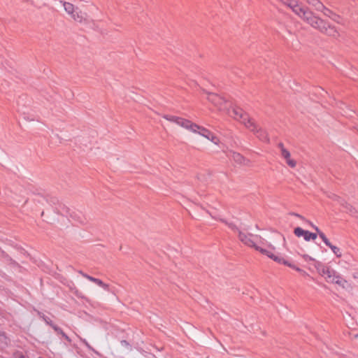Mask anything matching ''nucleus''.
I'll list each match as a JSON object with an SVG mask.
<instances>
[{
  "label": "nucleus",
  "mask_w": 358,
  "mask_h": 358,
  "mask_svg": "<svg viewBox=\"0 0 358 358\" xmlns=\"http://www.w3.org/2000/svg\"><path fill=\"white\" fill-rule=\"evenodd\" d=\"M280 1L289 7L295 15L313 28L333 38H338L339 36V32L334 26L315 15L310 9L303 6L298 0Z\"/></svg>",
  "instance_id": "1"
},
{
  "label": "nucleus",
  "mask_w": 358,
  "mask_h": 358,
  "mask_svg": "<svg viewBox=\"0 0 358 358\" xmlns=\"http://www.w3.org/2000/svg\"><path fill=\"white\" fill-rule=\"evenodd\" d=\"M238 238L244 245L255 248L269 258L273 257V255L277 249V245L285 241V237L280 233L273 234L271 238L273 243L260 236L241 231H238Z\"/></svg>",
  "instance_id": "2"
},
{
  "label": "nucleus",
  "mask_w": 358,
  "mask_h": 358,
  "mask_svg": "<svg viewBox=\"0 0 358 358\" xmlns=\"http://www.w3.org/2000/svg\"><path fill=\"white\" fill-rule=\"evenodd\" d=\"M163 118L165 120L176 123L178 126L189 130L194 134H198L210 140L215 144L217 145L219 143V139L217 136H215L213 133H211L208 129L201 127L192 121L185 119L181 117L171 115H164Z\"/></svg>",
  "instance_id": "3"
},
{
  "label": "nucleus",
  "mask_w": 358,
  "mask_h": 358,
  "mask_svg": "<svg viewBox=\"0 0 358 358\" xmlns=\"http://www.w3.org/2000/svg\"><path fill=\"white\" fill-rule=\"evenodd\" d=\"M315 268L318 273L324 278L327 282L336 283L343 287L347 284V281L337 275L336 272L329 266L322 263H317Z\"/></svg>",
  "instance_id": "4"
},
{
  "label": "nucleus",
  "mask_w": 358,
  "mask_h": 358,
  "mask_svg": "<svg viewBox=\"0 0 358 358\" xmlns=\"http://www.w3.org/2000/svg\"><path fill=\"white\" fill-rule=\"evenodd\" d=\"M224 112L234 120L240 122L246 128L247 124L252 121V120L250 118L249 115L244 112L242 108L236 106H232L231 103L230 106H228V110H226Z\"/></svg>",
  "instance_id": "5"
},
{
  "label": "nucleus",
  "mask_w": 358,
  "mask_h": 358,
  "mask_svg": "<svg viewBox=\"0 0 358 358\" xmlns=\"http://www.w3.org/2000/svg\"><path fill=\"white\" fill-rule=\"evenodd\" d=\"M203 92L206 94V99L209 102L213 104L220 111H225L228 110V106H230V103L226 101L223 97L214 94L203 90Z\"/></svg>",
  "instance_id": "6"
},
{
  "label": "nucleus",
  "mask_w": 358,
  "mask_h": 358,
  "mask_svg": "<svg viewBox=\"0 0 358 358\" xmlns=\"http://www.w3.org/2000/svg\"><path fill=\"white\" fill-rule=\"evenodd\" d=\"M247 129L252 131L260 141H268L267 133L252 120L247 124Z\"/></svg>",
  "instance_id": "7"
},
{
  "label": "nucleus",
  "mask_w": 358,
  "mask_h": 358,
  "mask_svg": "<svg viewBox=\"0 0 358 358\" xmlns=\"http://www.w3.org/2000/svg\"><path fill=\"white\" fill-rule=\"evenodd\" d=\"M310 225L318 233V236H320V238L322 240V241L324 243V244L331 250V251L334 252V254L337 257H341L342 256L341 250L339 248L332 245L329 242V239L327 238L325 234L322 231H320L317 226H315L311 223H310Z\"/></svg>",
  "instance_id": "8"
},
{
  "label": "nucleus",
  "mask_w": 358,
  "mask_h": 358,
  "mask_svg": "<svg viewBox=\"0 0 358 358\" xmlns=\"http://www.w3.org/2000/svg\"><path fill=\"white\" fill-rule=\"evenodd\" d=\"M294 234L297 237H303L306 241H310V240H315L317 237L318 233H311L309 231L304 230L301 227H296L294 230Z\"/></svg>",
  "instance_id": "9"
},
{
  "label": "nucleus",
  "mask_w": 358,
  "mask_h": 358,
  "mask_svg": "<svg viewBox=\"0 0 358 358\" xmlns=\"http://www.w3.org/2000/svg\"><path fill=\"white\" fill-rule=\"evenodd\" d=\"M75 22L85 23L87 22V14L83 13L78 7L76 6L69 15Z\"/></svg>",
  "instance_id": "10"
},
{
  "label": "nucleus",
  "mask_w": 358,
  "mask_h": 358,
  "mask_svg": "<svg viewBox=\"0 0 358 358\" xmlns=\"http://www.w3.org/2000/svg\"><path fill=\"white\" fill-rule=\"evenodd\" d=\"M278 148L280 150V155L286 160V163L291 168H294L296 166V162L291 159L290 152L284 147L282 143L278 144Z\"/></svg>",
  "instance_id": "11"
},
{
  "label": "nucleus",
  "mask_w": 358,
  "mask_h": 358,
  "mask_svg": "<svg viewBox=\"0 0 358 358\" xmlns=\"http://www.w3.org/2000/svg\"><path fill=\"white\" fill-rule=\"evenodd\" d=\"M273 257H271V259H272L275 262H278L279 264H284L285 266H287L294 269L295 271L299 272L300 273H301L302 271H303V270L301 269L300 268H299L297 266H296L294 264L292 263L291 262H289L288 260H286L283 257H280L276 256L275 255V252L273 253Z\"/></svg>",
  "instance_id": "12"
},
{
  "label": "nucleus",
  "mask_w": 358,
  "mask_h": 358,
  "mask_svg": "<svg viewBox=\"0 0 358 358\" xmlns=\"http://www.w3.org/2000/svg\"><path fill=\"white\" fill-rule=\"evenodd\" d=\"M273 257H271V259H272L275 262H278L279 264H284L285 266H287L294 269L295 271L299 272L300 273H301L302 271H303V270L301 269L300 268H299L297 266H296L294 264L292 263L291 262H289L288 260H286L283 257H280L276 256L275 255V252L273 253Z\"/></svg>",
  "instance_id": "13"
},
{
  "label": "nucleus",
  "mask_w": 358,
  "mask_h": 358,
  "mask_svg": "<svg viewBox=\"0 0 358 358\" xmlns=\"http://www.w3.org/2000/svg\"><path fill=\"white\" fill-rule=\"evenodd\" d=\"M227 156L232 159L235 162L241 165H247L249 163V160L245 159L241 154L234 151H229V152L227 154Z\"/></svg>",
  "instance_id": "14"
},
{
  "label": "nucleus",
  "mask_w": 358,
  "mask_h": 358,
  "mask_svg": "<svg viewBox=\"0 0 358 358\" xmlns=\"http://www.w3.org/2000/svg\"><path fill=\"white\" fill-rule=\"evenodd\" d=\"M82 275L86 279L89 280L90 281L96 283L97 285L100 286L103 289H104L106 291H109V285L108 284L104 283L102 280H101L99 278H94L92 276H90L86 273H82Z\"/></svg>",
  "instance_id": "15"
},
{
  "label": "nucleus",
  "mask_w": 358,
  "mask_h": 358,
  "mask_svg": "<svg viewBox=\"0 0 358 358\" xmlns=\"http://www.w3.org/2000/svg\"><path fill=\"white\" fill-rule=\"evenodd\" d=\"M306 1L317 11L323 8L324 4L320 0H306Z\"/></svg>",
  "instance_id": "16"
},
{
  "label": "nucleus",
  "mask_w": 358,
  "mask_h": 358,
  "mask_svg": "<svg viewBox=\"0 0 358 358\" xmlns=\"http://www.w3.org/2000/svg\"><path fill=\"white\" fill-rule=\"evenodd\" d=\"M320 12H322L324 15H325L331 19H334V17H338V15H336L335 13H334L330 9L327 8L324 5L323 6V8H321Z\"/></svg>",
  "instance_id": "17"
},
{
  "label": "nucleus",
  "mask_w": 358,
  "mask_h": 358,
  "mask_svg": "<svg viewBox=\"0 0 358 358\" xmlns=\"http://www.w3.org/2000/svg\"><path fill=\"white\" fill-rule=\"evenodd\" d=\"M63 5L64 10L66 12L68 15H69L74 8L76 7L73 3L67 1H61Z\"/></svg>",
  "instance_id": "18"
},
{
  "label": "nucleus",
  "mask_w": 358,
  "mask_h": 358,
  "mask_svg": "<svg viewBox=\"0 0 358 358\" xmlns=\"http://www.w3.org/2000/svg\"><path fill=\"white\" fill-rule=\"evenodd\" d=\"M226 224L229 226V228H231L232 230L236 231L238 233V231H240L234 224L232 223H227Z\"/></svg>",
  "instance_id": "19"
},
{
  "label": "nucleus",
  "mask_w": 358,
  "mask_h": 358,
  "mask_svg": "<svg viewBox=\"0 0 358 358\" xmlns=\"http://www.w3.org/2000/svg\"><path fill=\"white\" fill-rule=\"evenodd\" d=\"M41 317L45 322V323L49 324L50 326V324H52L51 320L50 318H48V317L45 316L44 315H41Z\"/></svg>",
  "instance_id": "20"
},
{
  "label": "nucleus",
  "mask_w": 358,
  "mask_h": 358,
  "mask_svg": "<svg viewBox=\"0 0 358 358\" xmlns=\"http://www.w3.org/2000/svg\"><path fill=\"white\" fill-rule=\"evenodd\" d=\"M50 327H52V329L57 332V331L59 330V327H58L57 325L52 324H50Z\"/></svg>",
  "instance_id": "21"
},
{
  "label": "nucleus",
  "mask_w": 358,
  "mask_h": 358,
  "mask_svg": "<svg viewBox=\"0 0 358 358\" xmlns=\"http://www.w3.org/2000/svg\"><path fill=\"white\" fill-rule=\"evenodd\" d=\"M292 215H294V216H296V217H299V218H300V219H301V220H305V219H304V217H303V216H301V215H299V214H297V213H293Z\"/></svg>",
  "instance_id": "22"
},
{
  "label": "nucleus",
  "mask_w": 358,
  "mask_h": 358,
  "mask_svg": "<svg viewBox=\"0 0 358 358\" xmlns=\"http://www.w3.org/2000/svg\"><path fill=\"white\" fill-rule=\"evenodd\" d=\"M62 336L68 341H70L69 336L64 332Z\"/></svg>",
  "instance_id": "23"
},
{
  "label": "nucleus",
  "mask_w": 358,
  "mask_h": 358,
  "mask_svg": "<svg viewBox=\"0 0 358 358\" xmlns=\"http://www.w3.org/2000/svg\"><path fill=\"white\" fill-rule=\"evenodd\" d=\"M334 17V19H332V20H333L334 21H335V22H338V23H339V20H339L340 17L338 15V17Z\"/></svg>",
  "instance_id": "24"
},
{
  "label": "nucleus",
  "mask_w": 358,
  "mask_h": 358,
  "mask_svg": "<svg viewBox=\"0 0 358 358\" xmlns=\"http://www.w3.org/2000/svg\"><path fill=\"white\" fill-rule=\"evenodd\" d=\"M302 275L303 276H308V274L307 272H306L305 271H303L302 273H301Z\"/></svg>",
  "instance_id": "25"
},
{
  "label": "nucleus",
  "mask_w": 358,
  "mask_h": 358,
  "mask_svg": "<svg viewBox=\"0 0 358 358\" xmlns=\"http://www.w3.org/2000/svg\"><path fill=\"white\" fill-rule=\"evenodd\" d=\"M57 333H58V334L62 335L64 333V331L59 328V330L57 331Z\"/></svg>",
  "instance_id": "26"
},
{
  "label": "nucleus",
  "mask_w": 358,
  "mask_h": 358,
  "mask_svg": "<svg viewBox=\"0 0 358 358\" xmlns=\"http://www.w3.org/2000/svg\"><path fill=\"white\" fill-rule=\"evenodd\" d=\"M20 358H26L24 355H21Z\"/></svg>",
  "instance_id": "27"
},
{
  "label": "nucleus",
  "mask_w": 358,
  "mask_h": 358,
  "mask_svg": "<svg viewBox=\"0 0 358 358\" xmlns=\"http://www.w3.org/2000/svg\"><path fill=\"white\" fill-rule=\"evenodd\" d=\"M352 208V206H349V207L348 206V208Z\"/></svg>",
  "instance_id": "28"
},
{
  "label": "nucleus",
  "mask_w": 358,
  "mask_h": 358,
  "mask_svg": "<svg viewBox=\"0 0 358 358\" xmlns=\"http://www.w3.org/2000/svg\"><path fill=\"white\" fill-rule=\"evenodd\" d=\"M38 358H41V357H38Z\"/></svg>",
  "instance_id": "29"
}]
</instances>
